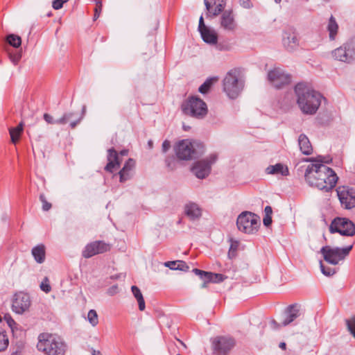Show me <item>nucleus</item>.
<instances>
[{"label":"nucleus","instance_id":"obj_1","mask_svg":"<svg viewBox=\"0 0 355 355\" xmlns=\"http://www.w3.org/2000/svg\"><path fill=\"white\" fill-rule=\"evenodd\" d=\"M331 160L329 156L323 155L305 159L313 162L306 167L304 173L305 180L311 187L328 192L336 186L338 180L336 173L332 168L324 165Z\"/></svg>","mask_w":355,"mask_h":355},{"label":"nucleus","instance_id":"obj_2","mask_svg":"<svg viewBox=\"0 0 355 355\" xmlns=\"http://www.w3.org/2000/svg\"><path fill=\"white\" fill-rule=\"evenodd\" d=\"M294 92L296 97L295 102L303 114L313 115L316 113L322 98V96L319 92L304 83L296 84Z\"/></svg>","mask_w":355,"mask_h":355},{"label":"nucleus","instance_id":"obj_3","mask_svg":"<svg viewBox=\"0 0 355 355\" xmlns=\"http://www.w3.org/2000/svg\"><path fill=\"white\" fill-rule=\"evenodd\" d=\"M37 348L45 355H65L67 345L59 336L42 334L38 337Z\"/></svg>","mask_w":355,"mask_h":355},{"label":"nucleus","instance_id":"obj_4","mask_svg":"<svg viewBox=\"0 0 355 355\" xmlns=\"http://www.w3.org/2000/svg\"><path fill=\"white\" fill-rule=\"evenodd\" d=\"M175 151L180 159L189 160L202 155L205 152V146L198 141L184 139L177 144Z\"/></svg>","mask_w":355,"mask_h":355},{"label":"nucleus","instance_id":"obj_5","mask_svg":"<svg viewBox=\"0 0 355 355\" xmlns=\"http://www.w3.org/2000/svg\"><path fill=\"white\" fill-rule=\"evenodd\" d=\"M243 82L239 80V73L232 69L225 76L223 81V91L232 99L236 98L243 88Z\"/></svg>","mask_w":355,"mask_h":355},{"label":"nucleus","instance_id":"obj_6","mask_svg":"<svg viewBox=\"0 0 355 355\" xmlns=\"http://www.w3.org/2000/svg\"><path fill=\"white\" fill-rule=\"evenodd\" d=\"M182 110L184 114L201 119L207 114L206 103L200 98L191 96L182 104Z\"/></svg>","mask_w":355,"mask_h":355},{"label":"nucleus","instance_id":"obj_7","mask_svg":"<svg viewBox=\"0 0 355 355\" xmlns=\"http://www.w3.org/2000/svg\"><path fill=\"white\" fill-rule=\"evenodd\" d=\"M261 225L260 217L250 211H243L236 220L238 229L245 234L256 233Z\"/></svg>","mask_w":355,"mask_h":355},{"label":"nucleus","instance_id":"obj_8","mask_svg":"<svg viewBox=\"0 0 355 355\" xmlns=\"http://www.w3.org/2000/svg\"><path fill=\"white\" fill-rule=\"evenodd\" d=\"M352 248L353 245L342 248L325 245L320 249V252L322 254L325 261L335 266L338 264L340 261L344 260Z\"/></svg>","mask_w":355,"mask_h":355},{"label":"nucleus","instance_id":"obj_9","mask_svg":"<svg viewBox=\"0 0 355 355\" xmlns=\"http://www.w3.org/2000/svg\"><path fill=\"white\" fill-rule=\"evenodd\" d=\"M329 232L345 236H353L355 235V224L349 218L337 217L331 221Z\"/></svg>","mask_w":355,"mask_h":355},{"label":"nucleus","instance_id":"obj_10","mask_svg":"<svg viewBox=\"0 0 355 355\" xmlns=\"http://www.w3.org/2000/svg\"><path fill=\"white\" fill-rule=\"evenodd\" d=\"M335 59L350 63L355 60V38H352L332 51Z\"/></svg>","mask_w":355,"mask_h":355},{"label":"nucleus","instance_id":"obj_11","mask_svg":"<svg viewBox=\"0 0 355 355\" xmlns=\"http://www.w3.org/2000/svg\"><path fill=\"white\" fill-rule=\"evenodd\" d=\"M214 355H227L236 345L230 336H217L211 342Z\"/></svg>","mask_w":355,"mask_h":355},{"label":"nucleus","instance_id":"obj_12","mask_svg":"<svg viewBox=\"0 0 355 355\" xmlns=\"http://www.w3.org/2000/svg\"><path fill=\"white\" fill-rule=\"evenodd\" d=\"M217 157L216 154H211L206 159L195 162L191 168L192 172L199 179L205 178L210 173L211 165L216 162Z\"/></svg>","mask_w":355,"mask_h":355},{"label":"nucleus","instance_id":"obj_13","mask_svg":"<svg viewBox=\"0 0 355 355\" xmlns=\"http://www.w3.org/2000/svg\"><path fill=\"white\" fill-rule=\"evenodd\" d=\"M341 205L346 209L355 207V189L348 186H340L336 189Z\"/></svg>","mask_w":355,"mask_h":355},{"label":"nucleus","instance_id":"obj_14","mask_svg":"<svg viewBox=\"0 0 355 355\" xmlns=\"http://www.w3.org/2000/svg\"><path fill=\"white\" fill-rule=\"evenodd\" d=\"M220 14V27L227 32L233 33L236 31L238 27V24L236 21L235 14L234 13L233 10H225L224 8Z\"/></svg>","mask_w":355,"mask_h":355},{"label":"nucleus","instance_id":"obj_15","mask_svg":"<svg viewBox=\"0 0 355 355\" xmlns=\"http://www.w3.org/2000/svg\"><path fill=\"white\" fill-rule=\"evenodd\" d=\"M268 79L277 89L289 84L291 82V76L280 69L270 71L268 73Z\"/></svg>","mask_w":355,"mask_h":355},{"label":"nucleus","instance_id":"obj_16","mask_svg":"<svg viewBox=\"0 0 355 355\" xmlns=\"http://www.w3.org/2000/svg\"><path fill=\"white\" fill-rule=\"evenodd\" d=\"M110 245L102 241H96L87 244L83 251V257L90 258L96 254L109 251Z\"/></svg>","mask_w":355,"mask_h":355},{"label":"nucleus","instance_id":"obj_17","mask_svg":"<svg viewBox=\"0 0 355 355\" xmlns=\"http://www.w3.org/2000/svg\"><path fill=\"white\" fill-rule=\"evenodd\" d=\"M227 0H204L207 18H214L220 15L225 7Z\"/></svg>","mask_w":355,"mask_h":355},{"label":"nucleus","instance_id":"obj_18","mask_svg":"<svg viewBox=\"0 0 355 355\" xmlns=\"http://www.w3.org/2000/svg\"><path fill=\"white\" fill-rule=\"evenodd\" d=\"M301 315L300 305L293 304L288 306L284 311L282 325L286 327L295 321Z\"/></svg>","mask_w":355,"mask_h":355},{"label":"nucleus","instance_id":"obj_19","mask_svg":"<svg viewBox=\"0 0 355 355\" xmlns=\"http://www.w3.org/2000/svg\"><path fill=\"white\" fill-rule=\"evenodd\" d=\"M31 304L30 297L28 295L20 293L16 295L12 302V311L17 313L21 314L28 309Z\"/></svg>","mask_w":355,"mask_h":355},{"label":"nucleus","instance_id":"obj_20","mask_svg":"<svg viewBox=\"0 0 355 355\" xmlns=\"http://www.w3.org/2000/svg\"><path fill=\"white\" fill-rule=\"evenodd\" d=\"M200 33L205 42L211 45L217 44V49L220 51L227 49V48H225L221 44H217L218 34L214 30L207 28L201 31Z\"/></svg>","mask_w":355,"mask_h":355},{"label":"nucleus","instance_id":"obj_21","mask_svg":"<svg viewBox=\"0 0 355 355\" xmlns=\"http://www.w3.org/2000/svg\"><path fill=\"white\" fill-rule=\"evenodd\" d=\"M285 49L290 52L296 50L299 46V38L295 33L285 32L282 40Z\"/></svg>","mask_w":355,"mask_h":355},{"label":"nucleus","instance_id":"obj_22","mask_svg":"<svg viewBox=\"0 0 355 355\" xmlns=\"http://www.w3.org/2000/svg\"><path fill=\"white\" fill-rule=\"evenodd\" d=\"M135 166V161L133 159L129 158L125 163L122 169L119 172V181L125 182L132 178L134 173V168Z\"/></svg>","mask_w":355,"mask_h":355},{"label":"nucleus","instance_id":"obj_23","mask_svg":"<svg viewBox=\"0 0 355 355\" xmlns=\"http://www.w3.org/2000/svg\"><path fill=\"white\" fill-rule=\"evenodd\" d=\"M107 164L105 167L106 171L112 173L116 167H119L121 159L117 152L112 148L107 150Z\"/></svg>","mask_w":355,"mask_h":355},{"label":"nucleus","instance_id":"obj_24","mask_svg":"<svg viewBox=\"0 0 355 355\" xmlns=\"http://www.w3.org/2000/svg\"><path fill=\"white\" fill-rule=\"evenodd\" d=\"M193 272L199 276L200 279H206L212 283H220L224 280V276L221 274L206 272L198 268L193 269Z\"/></svg>","mask_w":355,"mask_h":355},{"label":"nucleus","instance_id":"obj_25","mask_svg":"<svg viewBox=\"0 0 355 355\" xmlns=\"http://www.w3.org/2000/svg\"><path fill=\"white\" fill-rule=\"evenodd\" d=\"M184 214L191 220L199 219L202 216L200 207L195 202H189L184 205Z\"/></svg>","mask_w":355,"mask_h":355},{"label":"nucleus","instance_id":"obj_26","mask_svg":"<svg viewBox=\"0 0 355 355\" xmlns=\"http://www.w3.org/2000/svg\"><path fill=\"white\" fill-rule=\"evenodd\" d=\"M266 173L268 175H275L287 176L289 175V171L286 166L282 163H277L275 165H270L266 168Z\"/></svg>","mask_w":355,"mask_h":355},{"label":"nucleus","instance_id":"obj_27","mask_svg":"<svg viewBox=\"0 0 355 355\" xmlns=\"http://www.w3.org/2000/svg\"><path fill=\"white\" fill-rule=\"evenodd\" d=\"M298 145L301 152L303 154L309 155L313 153V147L309 138L306 135H300L298 137Z\"/></svg>","mask_w":355,"mask_h":355},{"label":"nucleus","instance_id":"obj_28","mask_svg":"<svg viewBox=\"0 0 355 355\" xmlns=\"http://www.w3.org/2000/svg\"><path fill=\"white\" fill-rule=\"evenodd\" d=\"M32 255L35 261L38 263H42L45 261V247L44 245H38L34 247L31 250Z\"/></svg>","mask_w":355,"mask_h":355},{"label":"nucleus","instance_id":"obj_29","mask_svg":"<svg viewBox=\"0 0 355 355\" xmlns=\"http://www.w3.org/2000/svg\"><path fill=\"white\" fill-rule=\"evenodd\" d=\"M164 266L171 270L187 271L189 269V267L187 263L182 260L167 261L164 263Z\"/></svg>","mask_w":355,"mask_h":355},{"label":"nucleus","instance_id":"obj_30","mask_svg":"<svg viewBox=\"0 0 355 355\" xmlns=\"http://www.w3.org/2000/svg\"><path fill=\"white\" fill-rule=\"evenodd\" d=\"M131 291L132 292L133 295L137 300L139 304V309L140 311H144L146 307L145 301L140 289L137 286H132L131 287Z\"/></svg>","mask_w":355,"mask_h":355},{"label":"nucleus","instance_id":"obj_31","mask_svg":"<svg viewBox=\"0 0 355 355\" xmlns=\"http://www.w3.org/2000/svg\"><path fill=\"white\" fill-rule=\"evenodd\" d=\"M24 124L20 123L17 127L11 128L9 130L11 141L13 144H16L19 140L20 135L23 131Z\"/></svg>","mask_w":355,"mask_h":355},{"label":"nucleus","instance_id":"obj_32","mask_svg":"<svg viewBox=\"0 0 355 355\" xmlns=\"http://www.w3.org/2000/svg\"><path fill=\"white\" fill-rule=\"evenodd\" d=\"M338 29V24L335 18L331 15L329 20L327 30L329 32V38L331 40H334Z\"/></svg>","mask_w":355,"mask_h":355},{"label":"nucleus","instance_id":"obj_33","mask_svg":"<svg viewBox=\"0 0 355 355\" xmlns=\"http://www.w3.org/2000/svg\"><path fill=\"white\" fill-rule=\"evenodd\" d=\"M6 42L12 46L18 48L21 46V39L15 34H9L6 37Z\"/></svg>","mask_w":355,"mask_h":355},{"label":"nucleus","instance_id":"obj_34","mask_svg":"<svg viewBox=\"0 0 355 355\" xmlns=\"http://www.w3.org/2000/svg\"><path fill=\"white\" fill-rule=\"evenodd\" d=\"M8 344L9 340L6 331L0 328V352L5 351Z\"/></svg>","mask_w":355,"mask_h":355},{"label":"nucleus","instance_id":"obj_35","mask_svg":"<svg viewBox=\"0 0 355 355\" xmlns=\"http://www.w3.org/2000/svg\"><path fill=\"white\" fill-rule=\"evenodd\" d=\"M216 80L215 78H208L203 84H202L200 87L198 88L199 92L201 94H206L209 92L210 89L211 85H213L214 82Z\"/></svg>","mask_w":355,"mask_h":355},{"label":"nucleus","instance_id":"obj_36","mask_svg":"<svg viewBox=\"0 0 355 355\" xmlns=\"http://www.w3.org/2000/svg\"><path fill=\"white\" fill-rule=\"evenodd\" d=\"M87 320L93 327H95L98 324V315L95 310L91 309L87 313Z\"/></svg>","mask_w":355,"mask_h":355},{"label":"nucleus","instance_id":"obj_37","mask_svg":"<svg viewBox=\"0 0 355 355\" xmlns=\"http://www.w3.org/2000/svg\"><path fill=\"white\" fill-rule=\"evenodd\" d=\"M345 323L347 325V330L355 338V315L350 319H347L345 320Z\"/></svg>","mask_w":355,"mask_h":355},{"label":"nucleus","instance_id":"obj_38","mask_svg":"<svg viewBox=\"0 0 355 355\" xmlns=\"http://www.w3.org/2000/svg\"><path fill=\"white\" fill-rule=\"evenodd\" d=\"M320 267L321 272L325 276L330 277L334 275L336 272L334 268L324 266L322 261H320Z\"/></svg>","mask_w":355,"mask_h":355},{"label":"nucleus","instance_id":"obj_39","mask_svg":"<svg viewBox=\"0 0 355 355\" xmlns=\"http://www.w3.org/2000/svg\"><path fill=\"white\" fill-rule=\"evenodd\" d=\"M239 245V243L238 241L232 242L229 252H228V257L230 259H233L236 257Z\"/></svg>","mask_w":355,"mask_h":355},{"label":"nucleus","instance_id":"obj_40","mask_svg":"<svg viewBox=\"0 0 355 355\" xmlns=\"http://www.w3.org/2000/svg\"><path fill=\"white\" fill-rule=\"evenodd\" d=\"M40 200L42 203V209L44 211H49L51 208V204L47 202L44 194L42 193L40 195Z\"/></svg>","mask_w":355,"mask_h":355},{"label":"nucleus","instance_id":"obj_41","mask_svg":"<svg viewBox=\"0 0 355 355\" xmlns=\"http://www.w3.org/2000/svg\"><path fill=\"white\" fill-rule=\"evenodd\" d=\"M73 116V112L64 113L61 118L58 119V122L60 125H64L68 123V121L72 118Z\"/></svg>","mask_w":355,"mask_h":355},{"label":"nucleus","instance_id":"obj_42","mask_svg":"<svg viewBox=\"0 0 355 355\" xmlns=\"http://www.w3.org/2000/svg\"><path fill=\"white\" fill-rule=\"evenodd\" d=\"M102 10V2L101 1H96V7L94 9V20H96Z\"/></svg>","mask_w":355,"mask_h":355},{"label":"nucleus","instance_id":"obj_43","mask_svg":"<svg viewBox=\"0 0 355 355\" xmlns=\"http://www.w3.org/2000/svg\"><path fill=\"white\" fill-rule=\"evenodd\" d=\"M43 118L48 124H60L58 119H54V118L49 114L45 113L43 116Z\"/></svg>","mask_w":355,"mask_h":355},{"label":"nucleus","instance_id":"obj_44","mask_svg":"<svg viewBox=\"0 0 355 355\" xmlns=\"http://www.w3.org/2000/svg\"><path fill=\"white\" fill-rule=\"evenodd\" d=\"M40 288L46 293L51 291V288L49 284V279L47 277H45L44 281L42 282Z\"/></svg>","mask_w":355,"mask_h":355},{"label":"nucleus","instance_id":"obj_45","mask_svg":"<svg viewBox=\"0 0 355 355\" xmlns=\"http://www.w3.org/2000/svg\"><path fill=\"white\" fill-rule=\"evenodd\" d=\"M68 1L69 0H53L52 6L55 10H59L62 8L63 4Z\"/></svg>","mask_w":355,"mask_h":355},{"label":"nucleus","instance_id":"obj_46","mask_svg":"<svg viewBox=\"0 0 355 355\" xmlns=\"http://www.w3.org/2000/svg\"><path fill=\"white\" fill-rule=\"evenodd\" d=\"M4 320L6 321L8 326L12 329L14 326L16 324V322L12 317L9 314H6L4 315Z\"/></svg>","mask_w":355,"mask_h":355},{"label":"nucleus","instance_id":"obj_47","mask_svg":"<svg viewBox=\"0 0 355 355\" xmlns=\"http://www.w3.org/2000/svg\"><path fill=\"white\" fill-rule=\"evenodd\" d=\"M166 164L170 169L173 170L175 167V158L174 157H167L165 160Z\"/></svg>","mask_w":355,"mask_h":355},{"label":"nucleus","instance_id":"obj_48","mask_svg":"<svg viewBox=\"0 0 355 355\" xmlns=\"http://www.w3.org/2000/svg\"><path fill=\"white\" fill-rule=\"evenodd\" d=\"M208 27L205 26L204 23V19L202 16H200L199 19V24H198V31L200 32L201 31H203L205 28H207Z\"/></svg>","mask_w":355,"mask_h":355},{"label":"nucleus","instance_id":"obj_49","mask_svg":"<svg viewBox=\"0 0 355 355\" xmlns=\"http://www.w3.org/2000/svg\"><path fill=\"white\" fill-rule=\"evenodd\" d=\"M171 148V143L168 140L164 141L162 143V148L164 153H166Z\"/></svg>","mask_w":355,"mask_h":355},{"label":"nucleus","instance_id":"obj_50","mask_svg":"<svg viewBox=\"0 0 355 355\" xmlns=\"http://www.w3.org/2000/svg\"><path fill=\"white\" fill-rule=\"evenodd\" d=\"M263 225L266 227H268L272 223V217L271 216H265L263 220Z\"/></svg>","mask_w":355,"mask_h":355},{"label":"nucleus","instance_id":"obj_51","mask_svg":"<svg viewBox=\"0 0 355 355\" xmlns=\"http://www.w3.org/2000/svg\"><path fill=\"white\" fill-rule=\"evenodd\" d=\"M270 324H271V327L274 329H277L278 328H279L280 327H283L282 325V322L280 323H278L277 321H275V320H272L271 322H270Z\"/></svg>","mask_w":355,"mask_h":355},{"label":"nucleus","instance_id":"obj_52","mask_svg":"<svg viewBox=\"0 0 355 355\" xmlns=\"http://www.w3.org/2000/svg\"><path fill=\"white\" fill-rule=\"evenodd\" d=\"M265 216H271L272 214V209L270 206H266L264 209Z\"/></svg>","mask_w":355,"mask_h":355},{"label":"nucleus","instance_id":"obj_53","mask_svg":"<svg viewBox=\"0 0 355 355\" xmlns=\"http://www.w3.org/2000/svg\"><path fill=\"white\" fill-rule=\"evenodd\" d=\"M81 118H79L77 121H72L70 123V127L73 129L80 122Z\"/></svg>","mask_w":355,"mask_h":355},{"label":"nucleus","instance_id":"obj_54","mask_svg":"<svg viewBox=\"0 0 355 355\" xmlns=\"http://www.w3.org/2000/svg\"><path fill=\"white\" fill-rule=\"evenodd\" d=\"M116 286H113L108 290V293L111 295H114L116 293V290H117Z\"/></svg>","mask_w":355,"mask_h":355},{"label":"nucleus","instance_id":"obj_55","mask_svg":"<svg viewBox=\"0 0 355 355\" xmlns=\"http://www.w3.org/2000/svg\"><path fill=\"white\" fill-rule=\"evenodd\" d=\"M201 279L203 280V283L201 285L202 288H207L208 284L211 283L210 281H208V279Z\"/></svg>","mask_w":355,"mask_h":355},{"label":"nucleus","instance_id":"obj_56","mask_svg":"<svg viewBox=\"0 0 355 355\" xmlns=\"http://www.w3.org/2000/svg\"><path fill=\"white\" fill-rule=\"evenodd\" d=\"M86 105H84L82 107V114H81V116L80 118H81V120L83 119V118L84 117V116L85 115V113H86Z\"/></svg>","mask_w":355,"mask_h":355},{"label":"nucleus","instance_id":"obj_57","mask_svg":"<svg viewBox=\"0 0 355 355\" xmlns=\"http://www.w3.org/2000/svg\"><path fill=\"white\" fill-rule=\"evenodd\" d=\"M11 59H12V61L15 64H16V63L18 62V60L20 59V56H19V55H17V56H15V58H11Z\"/></svg>","mask_w":355,"mask_h":355},{"label":"nucleus","instance_id":"obj_58","mask_svg":"<svg viewBox=\"0 0 355 355\" xmlns=\"http://www.w3.org/2000/svg\"><path fill=\"white\" fill-rule=\"evenodd\" d=\"M279 347L282 349L285 350V349H286V343H285L282 342V343H279Z\"/></svg>","mask_w":355,"mask_h":355},{"label":"nucleus","instance_id":"obj_59","mask_svg":"<svg viewBox=\"0 0 355 355\" xmlns=\"http://www.w3.org/2000/svg\"><path fill=\"white\" fill-rule=\"evenodd\" d=\"M128 150H121V151L120 152V154H121V155H122V156H125V155H128Z\"/></svg>","mask_w":355,"mask_h":355},{"label":"nucleus","instance_id":"obj_60","mask_svg":"<svg viewBox=\"0 0 355 355\" xmlns=\"http://www.w3.org/2000/svg\"><path fill=\"white\" fill-rule=\"evenodd\" d=\"M148 145L149 146L150 148H153V141L151 140H149L148 142Z\"/></svg>","mask_w":355,"mask_h":355},{"label":"nucleus","instance_id":"obj_61","mask_svg":"<svg viewBox=\"0 0 355 355\" xmlns=\"http://www.w3.org/2000/svg\"><path fill=\"white\" fill-rule=\"evenodd\" d=\"M93 355H102L100 351L93 350Z\"/></svg>","mask_w":355,"mask_h":355},{"label":"nucleus","instance_id":"obj_62","mask_svg":"<svg viewBox=\"0 0 355 355\" xmlns=\"http://www.w3.org/2000/svg\"><path fill=\"white\" fill-rule=\"evenodd\" d=\"M276 3H280L281 0H275Z\"/></svg>","mask_w":355,"mask_h":355},{"label":"nucleus","instance_id":"obj_63","mask_svg":"<svg viewBox=\"0 0 355 355\" xmlns=\"http://www.w3.org/2000/svg\"><path fill=\"white\" fill-rule=\"evenodd\" d=\"M179 355V354H178Z\"/></svg>","mask_w":355,"mask_h":355}]
</instances>
